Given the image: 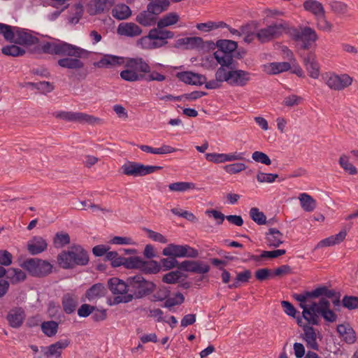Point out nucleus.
<instances>
[{
    "label": "nucleus",
    "mask_w": 358,
    "mask_h": 358,
    "mask_svg": "<svg viewBox=\"0 0 358 358\" xmlns=\"http://www.w3.org/2000/svg\"><path fill=\"white\" fill-rule=\"evenodd\" d=\"M173 31L168 29H151L149 31V37L152 38L150 48L157 49L168 44V39L174 37Z\"/></svg>",
    "instance_id": "ddd939ff"
},
{
    "label": "nucleus",
    "mask_w": 358,
    "mask_h": 358,
    "mask_svg": "<svg viewBox=\"0 0 358 358\" xmlns=\"http://www.w3.org/2000/svg\"><path fill=\"white\" fill-rule=\"evenodd\" d=\"M25 319V313L22 308L11 309L8 315L7 320L13 328H19Z\"/></svg>",
    "instance_id": "cd10ccee"
},
{
    "label": "nucleus",
    "mask_w": 358,
    "mask_h": 358,
    "mask_svg": "<svg viewBox=\"0 0 358 358\" xmlns=\"http://www.w3.org/2000/svg\"><path fill=\"white\" fill-rule=\"evenodd\" d=\"M218 50L213 53V57H207L206 61L212 64L213 59L222 60L230 57H235L238 48V42L230 39H218Z\"/></svg>",
    "instance_id": "9d476101"
},
{
    "label": "nucleus",
    "mask_w": 358,
    "mask_h": 358,
    "mask_svg": "<svg viewBox=\"0 0 358 358\" xmlns=\"http://www.w3.org/2000/svg\"><path fill=\"white\" fill-rule=\"evenodd\" d=\"M324 305V308L320 310L322 311L321 316L329 322H334L337 320L336 314L330 309V302L327 300V303H323Z\"/></svg>",
    "instance_id": "8fccbe9b"
},
{
    "label": "nucleus",
    "mask_w": 358,
    "mask_h": 358,
    "mask_svg": "<svg viewBox=\"0 0 358 358\" xmlns=\"http://www.w3.org/2000/svg\"><path fill=\"white\" fill-rule=\"evenodd\" d=\"M252 158L256 162L262 163L266 166H269L272 163V161L270 159L269 156L261 151H255L252 154Z\"/></svg>",
    "instance_id": "13d9d810"
},
{
    "label": "nucleus",
    "mask_w": 358,
    "mask_h": 358,
    "mask_svg": "<svg viewBox=\"0 0 358 358\" xmlns=\"http://www.w3.org/2000/svg\"><path fill=\"white\" fill-rule=\"evenodd\" d=\"M332 11L336 14H345L348 12V6L346 3L339 1H334L330 3Z\"/></svg>",
    "instance_id": "e2e57ef3"
},
{
    "label": "nucleus",
    "mask_w": 358,
    "mask_h": 358,
    "mask_svg": "<svg viewBox=\"0 0 358 358\" xmlns=\"http://www.w3.org/2000/svg\"><path fill=\"white\" fill-rule=\"evenodd\" d=\"M184 301H185L184 296L180 292H178L175 294V297H173V298L168 297L167 299H166V301L164 304V307L170 308L174 306L180 305V304L184 302Z\"/></svg>",
    "instance_id": "680f3d73"
},
{
    "label": "nucleus",
    "mask_w": 358,
    "mask_h": 358,
    "mask_svg": "<svg viewBox=\"0 0 358 358\" xmlns=\"http://www.w3.org/2000/svg\"><path fill=\"white\" fill-rule=\"evenodd\" d=\"M125 69L120 71L121 79L133 83L140 80L147 82L166 80V76L157 71H151L149 64L141 57H128L125 63Z\"/></svg>",
    "instance_id": "f03ea898"
},
{
    "label": "nucleus",
    "mask_w": 358,
    "mask_h": 358,
    "mask_svg": "<svg viewBox=\"0 0 358 358\" xmlns=\"http://www.w3.org/2000/svg\"><path fill=\"white\" fill-rule=\"evenodd\" d=\"M108 288L114 294H122L129 292L128 282H124L117 278H112L108 282Z\"/></svg>",
    "instance_id": "f704fd0d"
},
{
    "label": "nucleus",
    "mask_w": 358,
    "mask_h": 358,
    "mask_svg": "<svg viewBox=\"0 0 358 358\" xmlns=\"http://www.w3.org/2000/svg\"><path fill=\"white\" fill-rule=\"evenodd\" d=\"M59 43L51 41H40L34 47L29 48L28 51L31 54H49L58 55Z\"/></svg>",
    "instance_id": "5701e85b"
},
{
    "label": "nucleus",
    "mask_w": 358,
    "mask_h": 358,
    "mask_svg": "<svg viewBox=\"0 0 358 358\" xmlns=\"http://www.w3.org/2000/svg\"><path fill=\"white\" fill-rule=\"evenodd\" d=\"M346 235V231L342 230L335 236H331L327 238L320 241L316 245L315 248L329 247L336 244H339L345 238Z\"/></svg>",
    "instance_id": "4c0bfd02"
},
{
    "label": "nucleus",
    "mask_w": 358,
    "mask_h": 358,
    "mask_svg": "<svg viewBox=\"0 0 358 358\" xmlns=\"http://www.w3.org/2000/svg\"><path fill=\"white\" fill-rule=\"evenodd\" d=\"M236 57H230L222 60L213 63L214 66L220 64V66L217 69L224 76L228 71H236L238 66V62L236 60Z\"/></svg>",
    "instance_id": "e433bc0d"
},
{
    "label": "nucleus",
    "mask_w": 358,
    "mask_h": 358,
    "mask_svg": "<svg viewBox=\"0 0 358 358\" xmlns=\"http://www.w3.org/2000/svg\"><path fill=\"white\" fill-rule=\"evenodd\" d=\"M131 260L134 261V266L131 268H139L145 273L155 274L161 269L160 264L154 260L146 262L139 257H131Z\"/></svg>",
    "instance_id": "412c9836"
},
{
    "label": "nucleus",
    "mask_w": 358,
    "mask_h": 358,
    "mask_svg": "<svg viewBox=\"0 0 358 358\" xmlns=\"http://www.w3.org/2000/svg\"><path fill=\"white\" fill-rule=\"evenodd\" d=\"M338 164L349 175H355L357 173V168L349 162V157L346 155H341L338 159Z\"/></svg>",
    "instance_id": "49530a36"
},
{
    "label": "nucleus",
    "mask_w": 358,
    "mask_h": 358,
    "mask_svg": "<svg viewBox=\"0 0 358 358\" xmlns=\"http://www.w3.org/2000/svg\"><path fill=\"white\" fill-rule=\"evenodd\" d=\"M70 243V236L67 233L58 232L55 234L53 243L55 248H62Z\"/></svg>",
    "instance_id": "3c124183"
},
{
    "label": "nucleus",
    "mask_w": 358,
    "mask_h": 358,
    "mask_svg": "<svg viewBox=\"0 0 358 358\" xmlns=\"http://www.w3.org/2000/svg\"><path fill=\"white\" fill-rule=\"evenodd\" d=\"M286 253L285 250H275L273 251H263L259 256L257 255H251V259L256 262H259L263 259H273L277 258L281 255H283Z\"/></svg>",
    "instance_id": "de8ad7c7"
},
{
    "label": "nucleus",
    "mask_w": 358,
    "mask_h": 358,
    "mask_svg": "<svg viewBox=\"0 0 358 358\" xmlns=\"http://www.w3.org/2000/svg\"><path fill=\"white\" fill-rule=\"evenodd\" d=\"M163 167L156 165H145L141 162L127 161L120 169V172L127 176L142 177L162 170Z\"/></svg>",
    "instance_id": "0eeeda50"
},
{
    "label": "nucleus",
    "mask_w": 358,
    "mask_h": 358,
    "mask_svg": "<svg viewBox=\"0 0 358 358\" xmlns=\"http://www.w3.org/2000/svg\"><path fill=\"white\" fill-rule=\"evenodd\" d=\"M255 278L259 281L269 279L272 275V271L269 268H259L255 271Z\"/></svg>",
    "instance_id": "774afa93"
},
{
    "label": "nucleus",
    "mask_w": 358,
    "mask_h": 358,
    "mask_svg": "<svg viewBox=\"0 0 358 358\" xmlns=\"http://www.w3.org/2000/svg\"><path fill=\"white\" fill-rule=\"evenodd\" d=\"M77 58L63 57L57 60V64L62 68L75 70L68 75L69 78H75L78 80H85L89 74L87 67H85V64L81 61V58L87 59L90 55V52L79 47Z\"/></svg>",
    "instance_id": "20e7f679"
},
{
    "label": "nucleus",
    "mask_w": 358,
    "mask_h": 358,
    "mask_svg": "<svg viewBox=\"0 0 358 358\" xmlns=\"http://www.w3.org/2000/svg\"><path fill=\"white\" fill-rule=\"evenodd\" d=\"M142 31V29L134 22H121L117 29L119 35L130 38L140 36Z\"/></svg>",
    "instance_id": "a878e982"
},
{
    "label": "nucleus",
    "mask_w": 358,
    "mask_h": 358,
    "mask_svg": "<svg viewBox=\"0 0 358 358\" xmlns=\"http://www.w3.org/2000/svg\"><path fill=\"white\" fill-rule=\"evenodd\" d=\"M299 201L303 209L306 212H311L316 208V201L312 196L306 193L301 194Z\"/></svg>",
    "instance_id": "37998d69"
},
{
    "label": "nucleus",
    "mask_w": 358,
    "mask_h": 358,
    "mask_svg": "<svg viewBox=\"0 0 358 358\" xmlns=\"http://www.w3.org/2000/svg\"><path fill=\"white\" fill-rule=\"evenodd\" d=\"M62 303L64 311L66 314H71L76 310L78 306V298L73 294L66 293L62 296Z\"/></svg>",
    "instance_id": "72a5a7b5"
},
{
    "label": "nucleus",
    "mask_w": 358,
    "mask_h": 358,
    "mask_svg": "<svg viewBox=\"0 0 358 358\" xmlns=\"http://www.w3.org/2000/svg\"><path fill=\"white\" fill-rule=\"evenodd\" d=\"M111 14L115 19L121 21L129 19L132 15V11L127 4L119 3L112 9Z\"/></svg>",
    "instance_id": "c756f323"
},
{
    "label": "nucleus",
    "mask_w": 358,
    "mask_h": 358,
    "mask_svg": "<svg viewBox=\"0 0 358 358\" xmlns=\"http://www.w3.org/2000/svg\"><path fill=\"white\" fill-rule=\"evenodd\" d=\"M26 50L23 48L15 44L6 45L1 48V53L9 57H21L23 56Z\"/></svg>",
    "instance_id": "ea45409f"
},
{
    "label": "nucleus",
    "mask_w": 358,
    "mask_h": 358,
    "mask_svg": "<svg viewBox=\"0 0 358 358\" xmlns=\"http://www.w3.org/2000/svg\"><path fill=\"white\" fill-rule=\"evenodd\" d=\"M285 34L295 42H301L298 50H309L313 43H315L319 37L315 30L308 26L299 25L297 27H290L286 22Z\"/></svg>",
    "instance_id": "7ed1b4c3"
},
{
    "label": "nucleus",
    "mask_w": 358,
    "mask_h": 358,
    "mask_svg": "<svg viewBox=\"0 0 358 358\" xmlns=\"http://www.w3.org/2000/svg\"><path fill=\"white\" fill-rule=\"evenodd\" d=\"M182 245H176L174 243L169 244L163 249L162 254L164 256H172L174 258L182 257Z\"/></svg>",
    "instance_id": "a18cd8bd"
},
{
    "label": "nucleus",
    "mask_w": 358,
    "mask_h": 358,
    "mask_svg": "<svg viewBox=\"0 0 358 358\" xmlns=\"http://www.w3.org/2000/svg\"><path fill=\"white\" fill-rule=\"evenodd\" d=\"M259 23L256 20H250L248 22L241 25L240 29L242 35L244 34H256Z\"/></svg>",
    "instance_id": "052dcab7"
},
{
    "label": "nucleus",
    "mask_w": 358,
    "mask_h": 358,
    "mask_svg": "<svg viewBox=\"0 0 358 358\" xmlns=\"http://www.w3.org/2000/svg\"><path fill=\"white\" fill-rule=\"evenodd\" d=\"M342 305L348 310L358 308V297L355 296H345L342 299Z\"/></svg>",
    "instance_id": "bf43d9fd"
},
{
    "label": "nucleus",
    "mask_w": 358,
    "mask_h": 358,
    "mask_svg": "<svg viewBox=\"0 0 358 358\" xmlns=\"http://www.w3.org/2000/svg\"><path fill=\"white\" fill-rule=\"evenodd\" d=\"M283 234L278 229L271 228L266 234V243L269 247L278 248L282 241Z\"/></svg>",
    "instance_id": "c9c22d12"
},
{
    "label": "nucleus",
    "mask_w": 358,
    "mask_h": 358,
    "mask_svg": "<svg viewBox=\"0 0 358 358\" xmlns=\"http://www.w3.org/2000/svg\"><path fill=\"white\" fill-rule=\"evenodd\" d=\"M335 295V291L329 289L326 286H321L311 292H305L302 294H294L293 298L299 302V306L303 308L302 318L309 324L318 325L320 322L319 315L321 314L327 299L322 298L318 303L312 302L307 304L309 299L324 296L327 298H332Z\"/></svg>",
    "instance_id": "f257e3e1"
},
{
    "label": "nucleus",
    "mask_w": 358,
    "mask_h": 358,
    "mask_svg": "<svg viewBox=\"0 0 358 358\" xmlns=\"http://www.w3.org/2000/svg\"><path fill=\"white\" fill-rule=\"evenodd\" d=\"M167 258H163L160 259V266L164 267V271L170 270L173 268H178L180 262L172 256H167Z\"/></svg>",
    "instance_id": "6e6d98bb"
},
{
    "label": "nucleus",
    "mask_w": 358,
    "mask_h": 358,
    "mask_svg": "<svg viewBox=\"0 0 358 358\" xmlns=\"http://www.w3.org/2000/svg\"><path fill=\"white\" fill-rule=\"evenodd\" d=\"M215 79L209 81L206 80L205 88L206 90H215L221 87V83L226 82V78L218 69L215 72Z\"/></svg>",
    "instance_id": "79ce46f5"
},
{
    "label": "nucleus",
    "mask_w": 358,
    "mask_h": 358,
    "mask_svg": "<svg viewBox=\"0 0 358 358\" xmlns=\"http://www.w3.org/2000/svg\"><path fill=\"white\" fill-rule=\"evenodd\" d=\"M303 6L305 10L311 13L315 17L325 13L322 3L316 0H306Z\"/></svg>",
    "instance_id": "58836bf2"
},
{
    "label": "nucleus",
    "mask_w": 358,
    "mask_h": 358,
    "mask_svg": "<svg viewBox=\"0 0 358 358\" xmlns=\"http://www.w3.org/2000/svg\"><path fill=\"white\" fill-rule=\"evenodd\" d=\"M128 57L106 54L98 61L94 62L93 65L97 68L110 69L115 66H120L124 64Z\"/></svg>",
    "instance_id": "a211bd4d"
},
{
    "label": "nucleus",
    "mask_w": 358,
    "mask_h": 358,
    "mask_svg": "<svg viewBox=\"0 0 358 358\" xmlns=\"http://www.w3.org/2000/svg\"><path fill=\"white\" fill-rule=\"evenodd\" d=\"M144 231L147 233L148 236L155 241L159 242L161 243H166L168 242L167 238L160 233L147 228H145Z\"/></svg>",
    "instance_id": "338daca9"
},
{
    "label": "nucleus",
    "mask_w": 358,
    "mask_h": 358,
    "mask_svg": "<svg viewBox=\"0 0 358 358\" xmlns=\"http://www.w3.org/2000/svg\"><path fill=\"white\" fill-rule=\"evenodd\" d=\"M176 76L181 82L189 85L201 86L206 80V76L192 71L178 72Z\"/></svg>",
    "instance_id": "f3484780"
},
{
    "label": "nucleus",
    "mask_w": 358,
    "mask_h": 358,
    "mask_svg": "<svg viewBox=\"0 0 358 358\" xmlns=\"http://www.w3.org/2000/svg\"><path fill=\"white\" fill-rule=\"evenodd\" d=\"M70 341L69 339L60 340L48 347H44V349L48 357L54 356L56 358H59L61 357L62 350L68 347Z\"/></svg>",
    "instance_id": "473e14b6"
},
{
    "label": "nucleus",
    "mask_w": 358,
    "mask_h": 358,
    "mask_svg": "<svg viewBox=\"0 0 358 358\" xmlns=\"http://www.w3.org/2000/svg\"><path fill=\"white\" fill-rule=\"evenodd\" d=\"M299 55L302 58L303 64L306 67L308 76L313 79H317L320 74V66L317 61L315 50L309 51L306 55L300 52Z\"/></svg>",
    "instance_id": "4468645a"
},
{
    "label": "nucleus",
    "mask_w": 358,
    "mask_h": 358,
    "mask_svg": "<svg viewBox=\"0 0 358 358\" xmlns=\"http://www.w3.org/2000/svg\"><path fill=\"white\" fill-rule=\"evenodd\" d=\"M73 122L90 125L101 124L103 119L81 112H73Z\"/></svg>",
    "instance_id": "c85d7f7f"
},
{
    "label": "nucleus",
    "mask_w": 358,
    "mask_h": 358,
    "mask_svg": "<svg viewBox=\"0 0 358 358\" xmlns=\"http://www.w3.org/2000/svg\"><path fill=\"white\" fill-rule=\"evenodd\" d=\"M178 269L197 274H205L209 272L210 266L200 261L185 260L180 264Z\"/></svg>",
    "instance_id": "6ab92c4d"
},
{
    "label": "nucleus",
    "mask_w": 358,
    "mask_h": 358,
    "mask_svg": "<svg viewBox=\"0 0 358 358\" xmlns=\"http://www.w3.org/2000/svg\"><path fill=\"white\" fill-rule=\"evenodd\" d=\"M195 185L192 182H178L172 183L169 185V189L171 191H185L189 189H194Z\"/></svg>",
    "instance_id": "0e129e2a"
},
{
    "label": "nucleus",
    "mask_w": 358,
    "mask_h": 358,
    "mask_svg": "<svg viewBox=\"0 0 358 358\" xmlns=\"http://www.w3.org/2000/svg\"><path fill=\"white\" fill-rule=\"evenodd\" d=\"M127 282L129 292H132L136 298L150 294L156 287L152 282L146 280L141 275L130 276L127 278Z\"/></svg>",
    "instance_id": "6e6552de"
},
{
    "label": "nucleus",
    "mask_w": 358,
    "mask_h": 358,
    "mask_svg": "<svg viewBox=\"0 0 358 358\" xmlns=\"http://www.w3.org/2000/svg\"><path fill=\"white\" fill-rule=\"evenodd\" d=\"M26 274L19 268H8V278L12 284H16L26 279Z\"/></svg>",
    "instance_id": "09e8293b"
},
{
    "label": "nucleus",
    "mask_w": 358,
    "mask_h": 358,
    "mask_svg": "<svg viewBox=\"0 0 358 358\" xmlns=\"http://www.w3.org/2000/svg\"><path fill=\"white\" fill-rule=\"evenodd\" d=\"M250 216L254 222L259 225L266 224V215L260 212L257 208L254 207L250 209Z\"/></svg>",
    "instance_id": "864d4df0"
},
{
    "label": "nucleus",
    "mask_w": 358,
    "mask_h": 358,
    "mask_svg": "<svg viewBox=\"0 0 358 358\" xmlns=\"http://www.w3.org/2000/svg\"><path fill=\"white\" fill-rule=\"evenodd\" d=\"M297 324L299 327H303L304 331L303 338L306 342L307 347L313 350H317L318 344L317 343V335L315 329L307 322L305 323L301 317H297Z\"/></svg>",
    "instance_id": "dca6fc26"
},
{
    "label": "nucleus",
    "mask_w": 358,
    "mask_h": 358,
    "mask_svg": "<svg viewBox=\"0 0 358 358\" xmlns=\"http://www.w3.org/2000/svg\"><path fill=\"white\" fill-rule=\"evenodd\" d=\"M46 241L41 236H35L27 244L29 252L33 255H38L47 249Z\"/></svg>",
    "instance_id": "7c9ffc66"
},
{
    "label": "nucleus",
    "mask_w": 358,
    "mask_h": 358,
    "mask_svg": "<svg viewBox=\"0 0 358 358\" xmlns=\"http://www.w3.org/2000/svg\"><path fill=\"white\" fill-rule=\"evenodd\" d=\"M16 44L22 45L25 48H29L32 45H36L39 43L40 39L29 33L26 29L22 28L16 29Z\"/></svg>",
    "instance_id": "4be33fe9"
},
{
    "label": "nucleus",
    "mask_w": 358,
    "mask_h": 358,
    "mask_svg": "<svg viewBox=\"0 0 358 358\" xmlns=\"http://www.w3.org/2000/svg\"><path fill=\"white\" fill-rule=\"evenodd\" d=\"M281 23H272L266 28L260 29L256 32V37L261 43L269 42L278 38L282 36V31L285 34L286 21L280 20Z\"/></svg>",
    "instance_id": "9b49d317"
},
{
    "label": "nucleus",
    "mask_w": 358,
    "mask_h": 358,
    "mask_svg": "<svg viewBox=\"0 0 358 358\" xmlns=\"http://www.w3.org/2000/svg\"><path fill=\"white\" fill-rule=\"evenodd\" d=\"M263 66L264 71L268 75H278L291 70V64L288 62H270Z\"/></svg>",
    "instance_id": "bb28decb"
},
{
    "label": "nucleus",
    "mask_w": 358,
    "mask_h": 358,
    "mask_svg": "<svg viewBox=\"0 0 358 358\" xmlns=\"http://www.w3.org/2000/svg\"><path fill=\"white\" fill-rule=\"evenodd\" d=\"M224 170L229 174H236L241 171H245L248 169L244 163L236 162L234 164H227L223 166Z\"/></svg>",
    "instance_id": "5fc2aeb1"
},
{
    "label": "nucleus",
    "mask_w": 358,
    "mask_h": 358,
    "mask_svg": "<svg viewBox=\"0 0 358 358\" xmlns=\"http://www.w3.org/2000/svg\"><path fill=\"white\" fill-rule=\"evenodd\" d=\"M41 330L43 333L48 336L52 337L54 336L58 330L59 324L53 320L43 322L41 325Z\"/></svg>",
    "instance_id": "c03bdc74"
},
{
    "label": "nucleus",
    "mask_w": 358,
    "mask_h": 358,
    "mask_svg": "<svg viewBox=\"0 0 358 358\" xmlns=\"http://www.w3.org/2000/svg\"><path fill=\"white\" fill-rule=\"evenodd\" d=\"M251 73L249 71L238 69L228 71L226 73V83L230 86L245 87L250 81Z\"/></svg>",
    "instance_id": "2eb2a0df"
},
{
    "label": "nucleus",
    "mask_w": 358,
    "mask_h": 358,
    "mask_svg": "<svg viewBox=\"0 0 358 358\" xmlns=\"http://www.w3.org/2000/svg\"><path fill=\"white\" fill-rule=\"evenodd\" d=\"M89 262V256L80 245H73L63 250L57 256L59 265L64 268H72L76 266H85Z\"/></svg>",
    "instance_id": "39448f33"
},
{
    "label": "nucleus",
    "mask_w": 358,
    "mask_h": 358,
    "mask_svg": "<svg viewBox=\"0 0 358 358\" xmlns=\"http://www.w3.org/2000/svg\"><path fill=\"white\" fill-rule=\"evenodd\" d=\"M323 78L326 80V84L329 88L334 90H342L352 83V78L346 73L338 76L334 73H326Z\"/></svg>",
    "instance_id": "f8f14e48"
},
{
    "label": "nucleus",
    "mask_w": 358,
    "mask_h": 358,
    "mask_svg": "<svg viewBox=\"0 0 358 358\" xmlns=\"http://www.w3.org/2000/svg\"><path fill=\"white\" fill-rule=\"evenodd\" d=\"M21 266L29 273L35 277H43L52 272V266L47 261L38 258H30L25 260Z\"/></svg>",
    "instance_id": "1a4fd4ad"
},
{
    "label": "nucleus",
    "mask_w": 358,
    "mask_h": 358,
    "mask_svg": "<svg viewBox=\"0 0 358 358\" xmlns=\"http://www.w3.org/2000/svg\"><path fill=\"white\" fill-rule=\"evenodd\" d=\"M243 152H234V153H206L205 155L206 159L208 162L215 164L224 163L226 162H232L235 160H243L245 158L243 157Z\"/></svg>",
    "instance_id": "aec40b11"
},
{
    "label": "nucleus",
    "mask_w": 358,
    "mask_h": 358,
    "mask_svg": "<svg viewBox=\"0 0 358 358\" xmlns=\"http://www.w3.org/2000/svg\"><path fill=\"white\" fill-rule=\"evenodd\" d=\"M203 45V39L199 36L185 37L178 39L173 47L179 48L180 47L184 50H193L202 48Z\"/></svg>",
    "instance_id": "393cba45"
},
{
    "label": "nucleus",
    "mask_w": 358,
    "mask_h": 358,
    "mask_svg": "<svg viewBox=\"0 0 358 358\" xmlns=\"http://www.w3.org/2000/svg\"><path fill=\"white\" fill-rule=\"evenodd\" d=\"M106 291V288L102 283H96L87 290L85 296L90 301H91L97 297L104 296Z\"/></svg>",
    "instance_id": "a19ab883"
},
{
    "label": "nucleus",
    "mask_w": 358,
    "mask_h": 358,
    "mask_svg": "<svg viewBox=\"0 0 358 358\" xmlns=\"http://www.w3.org/2000/svg\"><path fill=\"white\" fill-rule=\"evenodd\" d=\"M182 273L179 271H171L166 273L162 277V281L167 284H175L179 282Z\"/></svg>",
    "instance_id": "4d7b16f0"
},
{
    "label": "nucleus",
    "mask_w": 358,
    "mask_h": 358,
    "mask_svg": "<svg viewBox=\"0 0 358 358\" xmlns=\"http://www.w3.org/2000/svg\"><path fill=\"white\" fill-rule=\"evenodd\" d=\"M317 20V27L324 31H331L333 24L329 22L325 15V13L315 17Z\"/></svg>",
    "instance_id": "603ef678"
},
{
    "label": "nucleus",
    "mask_w": 358,
    "mask_h": 358,
    "mask_svg": "<svg viewBox=\"0 0 358 358\" xmlns=\"http://www.w3.org/2000/svg\"><path fill=\"white\" fill-rule=\"evenodd\" d=\"M87 13L94 16L109 11V7H106L104 0H92L86 5Z\"/></svg>",
    "instance_id": "2f4dec72"
},
{
    "label": "nucleus",
    "mask_w": 358,
    "mask_h": 358,
    "mask_svg": "<svg viewBox=\"0 0 358 358\" xmlns=\"http://www.w3.org/2000/svg\"><path fill=\"white\" fill-rule=\"evenodd\" d=\"M105 261H110L113 267L124 266L127 268H131L134 266V261L130 257H123L119 255L116 251L106 252L104 258Z\"/></svg>",
    "instance_id": "b1692460"
},
{
    "label": "nucleus",
    "mask_w": 358,
    "mask_h": 358,
    "mask_svg": "<svg viewBox=\"0 0 358 358\" xmlns=\"http://www.w3.org/2000/svg\"><path fill=\"white\" fill-rule=\"evenodd\" d=\"M171 293L169 287L161 286L158 290L153 294V298L155 301H163L167 299Z\"/></svg>",
    "instance_id": "69168bd1"
},
{
    "label": "nucleus",
    "mask_w": 358,
    "mask_h": 358,
    "mask_svg": "<svg viewBox=\"0 0 358 358\" xmlns=\"http://www.w3.org/2000/svg\"><path fill=\"white\" fill-rule=\"evenodd\" d=\"M147 10H143L136 17V21L143 27H150L157 22V16L166 11L170 6L169 0H150Z\"/></svg>",
    "instance_id": "423d86ee"
}]
</instances>
